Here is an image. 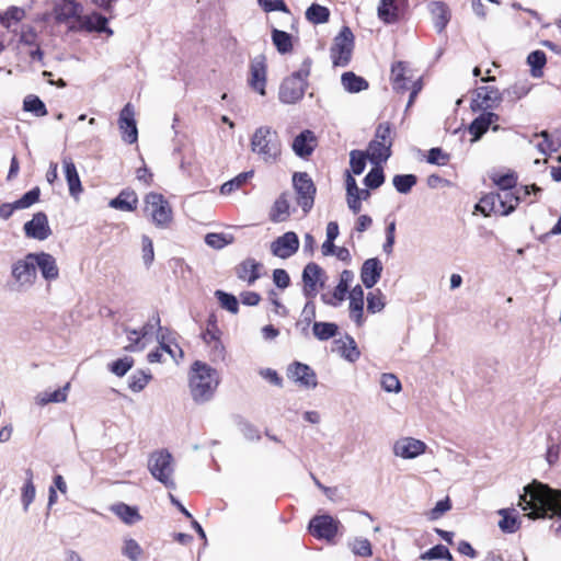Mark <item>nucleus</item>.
<instances>
[{"label": "nucleus", "mask_w": 561, "mask_h": 561, "mask_svg": "<svg viewBox=\"0 0 561 561\" xmlns=\"http://www.w3.org/2000/svg\"><path fill=\"white\" fill-rule=\"evenodd\" d=\"M35 271L48 283L59 277V267L54 255L48 252H33Z\"/></svg>", "instance_id": "nucleus-19"}, {"label": "nucleus", "mask_w": 561, "mask_h": 561, "mask_svg": "<svg viewBox=\"0 0 561 561\" xmlns=\"http://www.w3.org/2000/svg\"><path fill=\"white\" fill-rule=\"evenodd\" d=\"M138 196L136 192L129 187L122 190L117 196L110 199L108 207L122 210V211H134L137 209Z\"/></svg>", "instance_id": "nucleus-31"}, {"label": "nucleus", "mask_w": 561, "mask_h": 561, "mask_svg": "<svg viewBox=\"0 0 561 561\" xmlns=\"http://www.w3.org/2000/svg\"><path fill=\"white\" fill-rule=\"evenodd\" d=\"M302 295L305 298H316L319 289L325 285V272L316 262L305 265L301 273Z\"/></svg>", "instance_id": "nucleus-12"}, {"label": "nucleus", "mask_w": 561, "mask_h": 561, "mask_svg": "<svg viewBox=\"0 0 561 561\" xmlns=\"http://www.w3.org/2000/svg\"><path fill=\"white\" fill-rule=\"evenodd\" d=\"M249 83L257 93L265 94L266 64L263 57L255 58L250 65Z\"/></svg>", "instance_id": "nucleus-29"}, {"label": "nucleus", "mask_w": 561, "mask_h": 561, "mask_svg": "<svg viewBox=\"0 0 561 561\" xmlns=\"http://www.w3.org/2000/svg\"><path fill=\"white\" fill-rule=\"evenodd\" d=\"M318 146L314 133L310 129L301 130L291 142L294 153L300 159H308Z\"/></svg>", "instance_id": "nucleus-22"}, {"label": "nucleus", "mask_w": 561, "mask_h": 561, "mask_svg": "<svg viewBox=\"0 0 561 561\" xmlns=\"http://www.w3.org/2000/svg\"><path fill=\"white\" fill-rule=\"evenodd\" d=\"M289 215V202L287 201L286 194L283 193L274 202L268 217L273 222H282L285 221Z\"/></svg>", "instance_id": "nucleus-41"}, {"label": "nucleus", "mask_w": 561, "mask_h": 561, "mask_svg": "<svg viewBox=\"0 0 561 561\" xmlns=\"http://www.w3.org/2000/svg\"><path fill=\"white\" fill-rule=\"evenodd\" d=\"M20 43L25 44L31 47H35V49H32L30 51V55L33 60L42 58V51L37 45V34L32 27L24 26L22 28L21 35H20Z\"/></svg>", "instance_id": "nucleus-47"}, {"label": "nucleus", "mask_w": 561, "mask_h": 561, "mask_svg": "<svg viewBox=\"0 0 561 561\" xmlns=\"http://www.w3.org/2000/svg\"><path fill=\"white\" fill-rule=\"evenodd\" d=\"M79 28L87 32L106 33L113 35L112 28L107 27L108 20L98 12L78 16Z\"/></svg>", "instance_id": "nucleus-27"}, {"label": "nucleus", "mask_w": 561, "mask_h": 561, "mask_svg": "<svg viewBox=\"0 0 561 561\" xmlns=\"http://www.w3.org/2000/svg\"><path fill=\"white\" fill-rule=\"evenodd\" d=\"M24 234L34 240L44 241L51 234L48 217L44 211L33 214L32 219L23 225Z\"/></svg>", "instance_id": "nucleus-15"}, {"label": "nucleus", "mask_w": 561, "mask_h": 561, "mask_svg": "<svg viewBox=\"0 0 561 561\" xmlns=\"http://www.w3.org/2000/svg\"><path fill=\"white\" fill-rule=\"evenodd\" d=\"M497 514L501 516L497 526L503 534H515L519 530L522 520L515 508H501Z\"/></svg>", "instance_id": "nucleus-32"}, {"label": "nucleus", "mask_w": 561, "mask_h": 561, "mask_svg": "<svg viewBox=\"0 0 561 561\" xmlns=\"http://www.w3.org/2000/svg\"><path fill=\"white\" fill-rule=\"evenodd\" d=\"M306 19L313 24L327 23L330 19V10L318 3H312L306 11Z\"/></svg>", "instance_id": "nucleus-49"}, {"label": "nucleus", "mask_w": 561, "mask_h": 561, "mask_svg": "<svg viewBox=\"0 0 561 561\" xmlns=\"http://www.w3.org/2000/svg\"><path fill=\"white\" fill-rule=\"evenodd\" d=\"M518 506L527 512L531 519L556 517L561 522V490L534 480L524 486L519 494Z\"/></svg>", "instance_id": "nucleus-1"}, {"label": "nucleus", "mask_w": 561, "mask_h": 561, "mask_svg": "<svg viewBox=\"0 0 561 561\" xmlns=\"http://www.w3.org/2000/svg\"><path fill=\"white\" fill-rule=\"evenodd\" d=\"M233 422L245 439L251 442L261 439L259 428L242 415L236 414L233 416Z\"/></svg>", "instance_id": "nucleus-44"}, {"label": "nucleus", "mask_w": 561, "mask_h": 561, "mask_svg": "<svg viewBox=\"0 0 561 561\" xmlns=\"http://www.w3.org/2000/svg\"><path fill=\"white\" fill-rule=\"evenodd\" d=\"M340 333V328L335 322L314 321L312 325V334L319 341H328L335 337Z\"/></svg>", "instance_id": "nucleus-40"}, {"label": "nucleus", "mask_w": 561, "mask_h": 561, "mask_svg": "<svg viewBox=\"0 0 561 561\" xmlns=\"http://www.w3.org/2000/svg\"><path fill=\"white\" fill-rule=\"evenodd\" d=\"M251 149L266 162L276 161L280 153L276 131H272L271 127L267 126L259 127L251 137Z\"/></svg>", "instance_id": "nucleus-7"}, {"label": "nucleus", "mask_w": 561, "mask_h": 561, "mask_svg": "<svg viewBox=\"0 0 561 561\" xmlns=\"http://www.w3.org/2000/svg\"><path fill=\"white\" fill-rule=\"evenodd\" d=\"M64 172L65 179L69 187V194L73 198H78V196L82 193L83 188L77 168L70 159L64 160Z\"/></svg>", "instance_id": "nucleus-36"}, {"label": "nucleus", "mask_w": 561, "mask_h": 561, "mask_svg": "<svg viewBox=\"0 0 561 561\" xmlns=\"http://www.w3.org/2000/svg\"><path fill=\"white\" fill-rule=\"evenodd\" d=\"M262 267L263 264L261 262L253 257H247L234 267V272L240 280L247 282L248 285H253L259 278H261Z\"/></svg>", "instance_id": "nucleus-26"}, {"label": "nucleus", "mask_w": 561, "mask_h": 561, "mask_svg": "<svg viewBox=\"0 0 561 561\" xmlns=\"http://www.w3.org/2000/svg\"><path fill=\"white\" fill-rule=\"evenodd\" d=\"M221 336V331L218 328V320L215 313H210L207 318L206 330L201 333V339L207 344H211V340H217Z\"/></svg>", "instance_id": "nucleus-56"}, {"label": "nucleus", "mask_w": 561, "mask_h": 561, "mask_svg": "<svg viewBox=\"0 0 561 561\" xmlns=\"http://www.w3.org/2000/svg\"><path fill=\"white\" fill-rule=\"evenodd\" d=\"M529 92V87L525 81L516 82L503 91V99L513 102L522 99Z\"/></svg>", "instance_id": "nucleus-60"}, {"label": "nucleus", "mask_w": 561, "mask_h": 561, "mask_svg": "<svg viewBox=\"0 0 561 561\" xmlns=\"http://www.w3.org/2000/svg\"><path fill=\"white\" fill-rule=\"evenodd\" d=\"M382 263L379 257H369L364 261L360 267V280L365 288L371 289L380 279Z\"/></svg>", "instance_id": "nucleus-24"}, {"label": "nucleus", "mask_w": 561, "mask_h": 561, "mask_svg": "<svg viewBox=\"0 0 561 561\" xmlns=\"http://www.w3.org/2000/svg\"><path fill=\"white\" fill-rule=\"evenodd\" d=\"M12 282L9 286L14 291H26L34 286L37 279L35 271L33 252H28L22 259L16 260L11 265Z\"/></svg>", "instance_id": "nucleus-4"}, {"label": "nucleus", "mask_w": 561, "mask_h": 561, "mask_svg": "<svg viewBox=\"0 0 561 561\" xmlns=\"http://www.w3.org/2000/svg\"><path fill=\"white\" fill-rule=\"evenodd\" d=\"M82 12V5L75 0H54L53 15L58 23H68Z\"/></svg>", "instance_id": "nucleus-23"}, {"label": "nucleus", "mask_w": 561, "mask_h": 561, "mask_svg": "<svg viewBox=\"0 0 561 561\" xmlns=\"http://www.w3.org/2000/svg\"><path fill=\"white\" fill-rule=\"evenodd\" d=\"M428 10L432 14L435 28L439 33L443 32L451 18L449 7L444 1H432L428 4Z\"/></svg>", "instance_id": "nucleus-33"}, {"label": "nucleus", "mask_w": 561, "mask_h": 561, "mask_svg": "<svg viewBox=\"0 0 561 561\" xmlns=\"http://www.w3.org/2000/svg\"><path fill=\"white\" fill-rule=\"evenodd\" d=\"M311 61L306 59L301 68L286 78L279 88V99L283 103L295 104L301 100L310 75Z\"/></svg>", "instance_id": "nucleus-3"}, {"label": "nucleus", "mask_w": 561, "mask_h": 561, "mask_svg": "<svg viewBox=\"0 0 561 561\" xmlns=\"http://www.w3.org/2000/svg\"><path fill=\"white\" fill-rule=\"evenodd\" d=\"M413 71L410 65L405 61H396L391 66L390 81L396 91L409 90L411 83V92L407 105H412L415 102L416 95L423 88L422 79L413 80Z\"/></svg>", "instance_id": "nucleus-5"}, {"label": "nucleus", "mask_w": 561, "mask_h": 561, "mask_svg": "<svg viewBox=\"0 0 561 561\" xmlns=\"http://www.w3.org/2000/svg\"><path fill=\"white\" fill-rule=\"evenodd\" d=\"M205 243L216 250H221L226 245L233 243L234 237L224 232H208L204 238Z\"/></svg>", "instance_id": "nucleus-48"}, {"label": "nucleus", "mask_w": 561, "mask_h": 561, "mask_svg": "<svg viewBox=\"0 0 561 561\" xmlns=\"http://www.w3.org/2000/svg\"><path fill=\"white\" fill-rule=\"evenodd\" d=\"M409 0H380L377 16L385 24H393L405 13Z\"/></svg>", "instance_id": "nucleus-16"}, {"label": "nucleus", "mask_w": 561, "mask_h": 561, "mask_svg": "<svg viewBox=\"0 0 561 561\" xmlns=\"http://www.w3.org/2000/svg\"><path fill=\"white\" fill-rule=\"evenodd\" d=\"M417 183V176L413 173L396 174L392 178V185L400 194H409Z\"/></svg>", "instance_id": "nucleus-45"}, {"label": "nucleus", "mask_w": 561, "mask_h": 561, "mask_svg": "<svg viewBox=\"0 0 561 561\" xmlns=\"http://www.w3.org/2000/svg\"><path fill=\"white\" fill-rule=\"evenodd\" d=\"M343 88L351 93H357L368 89V81L352 71L344 72L341 77Z\"/></svg>", "instance_id": "nucleus-42"}, {"label": "nucleus", "mask_w": 561, "mask_h": 561, "mask_svg": "<svg viewBox=\"0 0 561 561\" xmlns=\"http://www.w3.org/2000/svg\"><path fill=\"white\" fill-rule=\"evenodd\" d=\"M427 446L423 440L405 437L398 440L393 446V453L403 459H413L424 454Z\"/></svg>", "instance_id": "nucleus-25"}, {"label": "nucleus", "mask_w": 561, "mask_h": 561, "mask_svg": "<svg viewBox=\"0 0 561 561\" xmlns=\"http://www.w3.org/2000/svg\"><path fill=\"white\" fill-rule=\"evenodd\" d=\"M134 107H122L118 117V127L122 133V139L128 145L138 141V127L135 118Z\"/></svg>", "instance_id": "nucleus-20"}, {"label": "nucleus", "mask_w": 561, "mask_h": 561, "mask_svg": "<svg viewBox=\"0 0 561 561\" xmlns=\"http://www.w3.org/2000/svg\"><path fill=\"white\" fill-rule=\"evenodd\" d=\"M490 179L499 191H515L518 185V174L514 170H508L505 173H493Z\"/></svg>", "instance_id": "nucleus-37"}, {"label": "nucleus", "mask_w": 561, "mask_h": 561, "mask_svg": "<svg viewBox=\"0 0 561 561\" xmlns=\"http://www.w3.org/2000/svg\"><path fill=\"white\" fill-rule=\"evenodd\" d=\"M220 383L217 369L205 362L195 360L191 365L188 387L193 401L204 404L213 400Z\"/></svg>", "instance_id": "nucleus-2"}, {"label": "nucleus", "mask_w": 561, "mask_h": 561, "mask_svg": "<svg viewBox=\"0 0 561 561\" xmlns=\"http://www.w3.org/2000/svg\"><path fill=\"white\" fill-rule=\"evenodd\" d=\"M287 377L306 389H314L318 386L314 369L308 364L298 360L288 365Z\"/></svg>", "instance_id": "nucleus-14"}, {"label": "nucleus", "mask_w": 561, "mask_h": 561, "mask_svg": "<svg viewBox=\"0 0 561 561\" xmlns=\"http://www.w3.org/2000/svg\"><path fill=\"white\" fill-rule=\"evenodd\" d=\"M354 49V35L350 27L343 26L340 33L334 37L330 48V57L334 67H346Z\"/></svg>", "instance_id": "nucleus-9"}, {"label": "nucleus", "mask_w": 561, "mask_h": 561, "mask_svg": "<svg viewBox=\"0 0 561 561\" xmlns=\"http://www.w3.org/2000/svg\"><path fill=\"white\" fill-rule=\"evenodd\" d=\"M293 187L296 193V202L305 215L309 214L314 204L317 187L307 172L293 174Z\"/></svg>", "instance_id": "nucleus-10"}, {"label": "nucleus", "mask_w": 561, "mask_h": 561, "mask_svg": "<svg viewBox=\"0 0 561 561\" xmlns=\"http://www.w3.org/2000/svg\"><path fill=\"white\" fill-rule=\"evenodd\" d=\"M420 559L453 561V554L450 553L449 549L446 546L437 543L430 548L428 550L421 553Z\"/></svg>", "instance_id": "nucleus-55"}, {"label": "nucleus", "mask_w": 561, "mask_h": 561, "mask_svg": "<svg viewBox=\"0 0 561 561\" xmlns=\"http://www.w3.org/2000/svg\"><path fill=\"white\" fill-rule=\"evenodd\" d=\"M151 378L152 376L149 371L137 370L129 377L128 387L131 391L139 392L145 389Z\"/></svg>", "instance_id": "nucleus-59"}, {"label": "nucleus", "mask_w": 561, "mask_h": 561, "mask_svg": "<svg viewBox=\"0 0 561 561\" xmlns=\"http://www.w3.org/2000/svg\"><path fill=\"white\" fill-rule=\"evenodd\" d=\"M500 216H510L515 211L517 206L523 202V197L515 191L494 192Z\"/></svg>", "instance_id": "nucleus-30"}, {"label": "nucleus", "mask_w": 561, "mask_h": 561, "mask_svg": "<svg viewBox=\"0 0 561 561\" xmlns=\"http://www.w3.org/2000/svg\"><path fill=\"white\" fill-rule=\"evenodd\" d=\"M39 197L41 188L38 186H34L13 203H2L0 205V218L8 220L15 210L31 207L39 201Z\"/></svg>", "instance_id": "nucleus-18"}, {"label": "nucleus", "mask_w": 561, "mask_h": 561, "mask_svg": "<svg viewBox=\"0 0 561 561\" xmlns=\"http://www.w3.org/2000/svg\"><path fill=\"white\" fill-rule=\"evenodd\" d=\"M172 462L173 456L168 449L156 450L149 456L148 470L167 489L174 490L176 484L172 479L174 471Z\"/></svg>", "instance_id": "nucleus-6"}, {"label": "nucleus", "mask_w": 561, "mask_h": 561, "mask_svg": "<svg viewBox=\"0 0 561 561\" xmlns=\"http://www.w3.org/2000/svg\"><path fill=\"white\" fill-rule=\"evenodd\" d=\"M381 388L389 393H398L401 391L402 386L399 378L393 374H382Z\"/></svg>", "instance_id": "nucleus-63"}, {"label": "nucleus", "mask_w": 561, "mask_h": 561, "mask_svg": "<svg viewBox=\"0 0 561 561\" xmlns=\"http://www.w3.org/2000/svg\"><path fill=\"white\" fill-rule=\"evenodd\" d=\"M254 175V171H244L232 178L231 180L225 182L220 186V193L222 195H229L232 192L244 186Z\"/></svg>", "instance_id": "nucleus-43"}, {"label": "nucleus", "mask_w": 561, "mask_h": 561, "mask_svg": "<svg viewBox=\"0 0 561 561\" xmlns=\"http://www.w3.org/2000/svg\"><path fill=\"white\" fill-rule=\"evenodd\" d=\"M145 211L149 213L156 227L165 229L173 219V211L165 197L156 192H150L145 196Z\"/></svg>", "instance_id": "nucleus-8"}, {"label": "nucleus", "mask_w": 561, "mask_h": 561, "mask_svg": "<svg viewBox=\"0 0 561 561\" xmlns=\"http://www.w3.org/2000/svg\"><path fill=\"white\" fill-rule=\"evenodd\" d=\"M450 160V154L440 147H433L427 151L426 162L433 165L444 167Z\"/></svg>", "instance_id": "nucleus-61"}, {"label": "nucleus", "mask_w": 561, "mask_h": 561, "mask_svg": "<svg viewBox=\"0 0 561 561\" xmlns=\"http://www.w3.org/2000/svg\"><path fill=\"white\" fill-rule=\"evenodd\" d=\"M476 209L480 211L483 216H490L491 214L499 215V207L495 193L491 192L482 196L480 201L477 203Z\"/></svg>", "instance_id": "nucleus-54"}, {"label": "nucleus", "mask_w": 561, "mask_h": 561, "mask_svg": "<svg viewBox=\"0 0 561 561\" xmlns=\"http://www.w3.org/2000/svg\"><path fill=\"white\" fill-rule=\"evenodd\" d=\"M352 552L358 557H371V543L366 538H356L352 545Z\"/></svg>", "instance_id": "nucleus-64"}, {"label": "nucleus", "mask_w": 561, "mask_h": 561, "mask_svg": "<svg viewBox=\"0 0 561 561\" xmlns=\"http://www.w3.org/2000/svg\"><path fill=\"white\" fill-rule=\"evenodd\" d=\"M214 295L222 309L229 311L232 314H237L239 312L240 304L233 294L222 289H217Z\"/></svg>", "instance_id": "nucleus-46"}, {"label": "nucleus", "mask_w": 561, "mask_h": 561, "mask_svg": "<svg viewBox=\"0 0 561 561\" xmlns=\"http://www.w3.org/2000/svg\"><path fill=\"white\" fill-rule=\"evenodd\" d=\"M272 41L280 54H287L293 49L291 36L287 32L273 28Z\"/></svg>", "instance_id": "nucleus-50"}, {"label": "nucleus", "mask_w": 561, "mask_h": 561, "mask_svg": "<svg viewBox=\"0 0 561 561\" xmlns=\"http://www.w3.org/2000/svg\"><path fill=\"white\" fill-rule=\"evenodd\" d=\"M527 61L531 67V73L534 77L541 76V70L546 65L547 58L542 50H535L528 55Z\"/></svg>", "instance_id": "nucleus-62"}, {"label": "nucleus", "mask_w": 561, "mask_h": 561, "mask_svg": "<svg viewBox=\"0 0 561 561\" xmlns=\"http://www.w3.org/2000/svg\"><path fill=\"white\" fill-rule=\"evenodd\" d=\"M367 300V311L369 313H378L383 310L386 306L385 295L382 291L377 288L373 291H369L366 297Z\"/></svg>", "instance_id": "nucleus-57"}, {"label": "nucleus", "mask_w": 561, "mask_h": 561, "mask_svg": "<svg viewBox=\"0 0 561 561\" xmlns=\"http://www.w3.org/2000/svg\"><path fill=\"white\" fill-rule=\"evenodd\" d=\"M489 107H471L472 111L483 110L468 126V131L472 136L471 141H478L489 130L490 126L497 121L499 116L486 111Z\"/></svg>", "instance_id": "nucleus-21"}, {"label": "nucleus", "mask_w": 561, "mask_h": 561, "mask_svg": "<svg viewBox=\"0 0 561 561\" xmlns=\"http://www.w3.org/2000/svg\"><path fill=\"white\" fill-rule=\"evenodd\" d=\"M353 279L354 273L351 270H343L341 272L339 283L332 291L333 299L340 305L346 299Z\"/></svg>", "instance_id": "nucleus-38"}, {"label": "nucleus", "mask_w": 561, "mask_h": 561, "mask_svg": "<svg viewBox=\"0 0 561 561\" xmlns=\"http://www.w3.org/2000/svg\"><path fill=\"white\" fill-rule=\"evenodd\" d=\"M392 145L393 141H388V144H386L377 140H370L368 142L367 150L365 151L369 162L376 167H381L382 163H386L392 154Z\"/></svg>", "instance_id": "nucleus-28"}, {"label": "nucleus", "mask_w": 561, "mask_h": 561, "mask_svg": "<svg viewBox=\"0 0 561 561\" xmlns=\"http://www.w3.org/2000/svg\"><path fill=\"white\" fill-rule=\"evenodd\" d=\"M299 238L296 232L287 231L277 237L271 243V252L274 256L286 260L299 250Z\"/></svg>", "instance_id": "nucleus-17"}, {"label": "nucleus", "mask_w": 561, "mask_h": 561, "mask_svg": "<svg viewBox=\"0 0 561 561\" xmlns=\"http://www.w3.org/2000/svg\"><path fill=\"white\" fill-rule=\"evenodd\" d=\"M386 181L385 172L382 167L374 165L369 172L365 175L363 183L368 190L379 188Z\"/></svg>", "instance_id": "nucleus-52"}, {"label": "nucleus", "mask_w": 561, "mask_h": 561, "mask_svg": "<svg viewBox=\"0 0 561 561\" xmlns=\"http://www.w3.org/2000/svg\"><path fill=\"white\" fill-rule=\"evenodd\" d=\"M24 9L11 5L0 15V23L3 27L10 28L12 24L20 22L21 20L24 19Z\"/></svg>", "instance_id": "nucleus-53"}, {"label": "nucleus", "mask_w": 561, "mask_h": 561, "mask_svg": "<svg viewBox=\"0 0 561 561\" xmlns=\"http://www.w3.org/2000/svg\"><path fill=\"white\" fill-rule=\"evenodd\" d=\"M134 358L124 356L108 364V370L117 377L125 376L134 366Z\"/></svg>", "instance_id": "nucleus-58"}, {"label": "nucleus", "mask_w": 561, "mask_h": 561, "mask_svg": "<svg viewBox=\"0 0 561 561\" xmlns=\"http://www.w3.org/2000/svg\"><path fill=\"white\" fill-rule=\"evenodd\" d=\"M340 527H342V524L336 517L324 513L311 517L307 529L316 539L332 542L334 541Z\"/></svg>", "instance_id": "nucleus-11"}, {"label": "nucleus", "mask_w": 561, "mask_h": 561, "mask_svg": "<svg viewBox=\"0 0 561 561\" xmlns=\"http://www.w3.org/2000/svg\"><path fill=\"white\" fill-rule=\"evenodd\" d=\"M486 75L481 79L486 84L478 87L471 92L470 105H493L504 100L503 92L501 93L497 88L490 84L495 80L494 77L490 76V70L486 71Z\"/></svg>", "instance_id": "nucleus-13"}, {"label": "nucleus", "mask_w": 561, "mask_h": 561, "mask_svg": "<svg viewBox=\"0 0 561 561\" xmlns=\"http://www.w3.org/2000/svg\"><path fill=\"white\" fill-rule=\"evenodd\" d=\"M111 511L126 525H134L142 519L136 505L118 502L111 506Z\"/></svg>", "instance_id": "nucleus-35"}, {"label": "nucleus", "mask_w": 561, "mask_h": 561, "mask_svg": "<svg viewBox=\"0 0 561 561\" xmlns=\"http://www.w3.org/2000/svg\"><path fill=\"white\" fill-rule=\"evenodd\" d=\"M334 344L337 345V352L345 360L350 363H355L356 360L359 359L360 351L357 346L355 339L352 335L346 333L344 340H334Z\"/></svg>", "instance_id": "nucleus-34"}, {"label": "nucleus", "mask_w": 561, "mask_h": 561, "mask_svg": "<svg viewBox=\"0 0 561 561\" xmlns=\"http://www.w3.org/2000/svg\"><path fill=\"white\" fill-rule=\"evenodd\" d=\"M70 388V383L67 382L64 387L55 389L53 391H44L36 396V403L41 407H44L48 403H61L67 400L68 390Z\"/></svg>", "instance_id": "nucleus-39"}, {"label": "nucleus", "mask_w": 561, "mask_h": 561, "mask_svg": "<svg viewBox=\"0 0 561 561\" xmlns=\"http://www.w3.org/2000/svg\"><path fill=\"white\" fill-rule=\"evenodd\" d=\"M368 157L364 150L354 149L350 152V167L351 173L354 175H360L367 164Z\"/></svg>", "instance_id": "nucleus-51"}]
</instances>
